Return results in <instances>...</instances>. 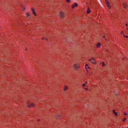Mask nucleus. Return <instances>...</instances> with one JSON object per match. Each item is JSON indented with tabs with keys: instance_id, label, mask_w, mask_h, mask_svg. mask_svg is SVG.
Returning a JSON list of instances; mask_svg holds the SVG:
<instances>
[{
	"instance_id": "nucleus-15",
	"label": "nucleus",
	"mask_w": 128,
	"mask_h": 128,
	"mask_svg": "<svg viewBox=\"0 0 128 128\" xmlns=\"http://www.w3.org/2000/svg\"><path fill=\"white\" fill-rule=\"evenodd\" d=\"M108 3H110V2L108 0H106V4H107Z\"/></svg>"
},
{
	"instance_id": "nucleus-13",
	"label": "nucleus",
	"mask_w": 128,
	"mask_h": 128,
	"mask_svg": "<svg viewBox=\"0 0 128 128\" xmlns=\"http://www.w3.org/2000/svg\"><path fill=\"white\" fill-rule=\"evenodd\" d=\"M92 60H94V58H92L91 59H90V60H89V61H90V62H92Z\"/></svg>"
},
{
	"instance_id": "nucleus-21",
	"label": "nucleus",
	"mask_w": 128,
	"mask_h": 128,
	"mask_svg": "<svg viewBox=\"0 0 128 128\" xmlns=\"http://www.w3.org/2000/svg\"><path fill=\"white\" fill-rule=\"evenodd\" d=\"M92 62V64H96L95 62Z\"/></svg>"
},
{
	"instance_id": "nucleus-5",
	"label": "nucleus",
	"mask_w": 128,
	"mask_h": 128,
	"mask_svg": "<svg viewBox=\"0 0 128 128\" xmlns=\"http://www.w3.org/2000/svg\"><path fill=\"white\" fill-rule=\"evenodd\" d=\"M100 43L98 42L97 44H96V48H100Z\"/></svg>"
},
{
	"instance_id": "nucleus-6",
	"label": "nucleus",
	"mask_w": 128,
	"mask_h": 128,
	"mask_svg": "<svg viewBox=\"0 0 128 128\" xmlns=\"http://www.w3.org/2000/svg\"><path fill=\"white\" fill-rule=\"evenodd\" d=\"M86 12L87 14H90V7L88 8Z\"/></svg>"
},
{
	"instance_id": "nucleus-11",
	"label": "nucleus",
	"mask_w": 128,
	"mask_h": 128,
	"mask_svg": "<svg viewBox=\"0 0 128 128\" xmlns=\"http://www.w3.org/2000/svg\"><path fill=\"white\" fill-rule=\"evenodd\" d=\"M90 68L88 66V64H85V68L86 69V68Z\"/></svg>"
},
{
	"instance_id": "nucleus-10",
	"label": "nucleus",
	"mask_w": 128,
	"mask_h": 128,
	"mask_svg": "<svg viewBox=\"0 0 128 128\" xmlns=\"http://www.w3.org/2000/svg\"><path fill=\"white\" fill-rule=\"evenodd\" d=\"M123 6H124V8H126V3H124Z\"/></svg>"
},
{
	"instance_id": "nucleus-1",
	"label": "nucleus",
	"mask_w": 128,
	"mask_h": 128,
	"mask_svg": "<svg viewBox=\"0 0 128 128\" xmlns=\"http://www.w3.org/2000/svg\"><path fill=\"white\" fill-rule=\"evenodd\" d=\"M27 104L28 108H32V106H34V104L32 103H30L28 102H27Z\"/></svg>"
},
{
	"instance_id": "nucleus-29",
	"label": "nucleus",
	"mask_w": 128,
	"mask_h": 128,
	"mask_svg": "<svg viewBox=\"0 0 128 128\" xmlns=\"http://www.w3.org/2000/svg\"><path fill=\"white\" fill-rule=\"evenodd\" d=\"M26 50H28V49H27V48H26Z\"/></svg>"
},
{
	"instance_id": "nucleus-3",
	"label": "nucleus",
	"mask_w": 128,
	"mask_h": 128,
	"mask_svg": "<svg viewBox=\"0 0 128 128\" xmlns=\"http://www.w3.org/2000/svg\"><path fill=\"white\" fill-rule=\"evenodd\" d=\"M31 10L32 12V14H33L34 16H36V12L34 11V8H31Z\"/></svg>"
},
{
	"instance_id": "nucleus-7",
	"label": "nucleus",
	"mask_w": 128,
	"mask_h": 128,
	"mask_svg": "<svg viewBox=\"0 0 128 128\" xmlns=\"http://www.w3.org/2000/svg\"><path fill=\"white\" fill-rule=\"evenodd\" d=\"M78 4L76 3H74V4L72 6V8H74L75 6H76Z\"/></svg>"
},
{
	"instance_id": "nucleus-25",
	"label": "nucleus",
	"mask_w": 128,
	"mask_h": 128,
	"mask_svg": "<svg viewBox=\"0 0 128 128\" xmlns=\"http://www.w3.org/2000/svg\"><path fill=\"white\" fill-rule=\"evenodd\" d=\"M116 96H118V94H116Z\"/></svg>"
},
{
	"instance_id": "nucleus-20",
	"label": "nucleus",
	"mask_w": 128,
	"mask_h": 128,
	"mask_svg": "<svg viewBox=\"0 0 128 128\" xmlns=\"http://www.w3.org/2000/svg\"><path fill=\"white\" fill-rule=\"evenodd\" d=\"M124 38H128V36H124Z\"/></svg>"
},
{
	"instance_id": "nucleus-28",
	"label": "nucleus",
	"mask_w": 128,
	"mask_h": 128,
	"mask_svg": "<svg viewBox=\"0 0 128 128\" xmlns=\"http://www.w3.org/2000/svg\"><path fill=\"white\" fill-rule=\"evenodd\" d=\"M86 84H88V82H86Z\"/></svg>"
},
{
	"instance_id": "nucleus-16",
	"label": "nucleus",
	"mask_w": 128,
	"mask_h": 128,
	"mask_svg": "<svg viewBox=\"0 0 128 128\" xmlns=\"http://www.w3.org/2000/svg\"><path fill=\"white\" fill-rule=\"evenodd\" d=\"M30 16V14L28 13L26 14V16Z\"/></svg>"
},
{
	"instance_id": "nucleus-17",
	"label": "nucleus",
	"mask_w": 128,
	"mask_h": 128,
	"mask_svg": "<svg viewBox=\"0 0 128 128\" xmlns=\"http://www.w3.org/2000/svg\"><path fill=\"white\" fill-rule=\"evenodd\" d=\"M124 116H128V114H126V112H124Z\"/></svg>"
},
{
	"instance_id": "nucleus-18",
	"label": "nucleus",
	"mask_w": 128,
	"mask_h": 128,
	"mask_svg": "<svg viewBox=\"0 0 128 128\" xmlns=\"http://www.w3.org/2000/svg\"><path fill=\"white\" fill-rule=\"evenodd\" d=\"M126 118H124V122H126Z\"/></svg>"
},
{
	"instance_id": "nucleus-26",
	"label": "nucleus",
	"mask_w": 128,
	"mask_h": 128,
	"mask_svg": "<svg viewBox=\"0 0 128 128\" xmlns=\"http://www.w3.org/2000/svg\"><path fill=\"white\" fill-rule=\"evenodd\" d=\"M60 115H58V118H60Z\"/></svg>"
},
{
	"instance_id": "nucleus-19",
	"label": "nucleus",
	"mask_w": 128,
	"mask_h": 128,
	"mask_svg": "<svg viewBox=\"0 0 128 128\" xmlns=\"http://www.w3.org/2000/svg\"><path fill=\"white\" fill-rule=\"evenodd\" d=\"M66 2H70V0H66Z\"/></svg>"
},
{
	"instance_id": "nucleus-23",
	"label": "nucleus",
	"mask_w": 128,
	"mask_h": 128,
	"mask_svg": "<svg viewBox=\"0 0 128 128\" xmlns=\"http://www.w3.org/2000/svg\"><path fill=\"white\" fill-rule=\"evenodd\" d=\"M126 26H128V24H126Z\"/></svg>"
},
{
	"instance_id": "nucleus-24",
	"label": "nucleus",
	"mask_w": 128,
	"mask_h": 128,
	"mask_svg": "<svg viewBox=\"0 0 128 128\" xmlns=\"http://www.w3.org/2000/svg\"><path fill=\"white\" fill-rule=\"evenodd\" d=\"M42 40H44V38H42Z\"/></svg>"
},
{
	"instance_id": "nucleus-8",
	"label": "nucleus",
	"mask_w": 128,
	"mask_h": 128,
	"mask_svg": "<svg viewBox=\"0 0 128 128\" xmlns=\"http://www.w3.org/2000/svg\"><path fill=\"white\" fill-rule=\"evenodd\" d=\"M106 6H108L109 8H110L112 6H110V2L106 4Z\"/></svg>"
},
{
	"instance_id": "nucleus-4",
	"label": "nucleus",
	"mask_w": 128,
	"mask_h": 128,
	"mask_svg": "<svg viewBox=\"0 0 128 128\" xmlns=\"http://www.w3.org/2000/svg\"><path fill=\"white\" fill-rule=\"evenodd\" d=\"M74 68H75V70H78V65L75 64L74 65Z\"/></svg>"
},
{
	"instance_id": "nucleus-22",
	"label": "nucleus",
	"mask_w": 128,
	"mask_h": 128,
	"mask_svg": "<svg viewBox=\"0 0 128 128\" xmlns=\"http://www.w3.org/2000/svg\"><path fill=\"white\" fill-rule=\"evenodd\" d=\"M83 86H86V84H83Z\"/></svg>"
},
{
	"instance_id": "nucleus-2",
	"label": "nucleus",
	"mask_w": 128,
	"mask_h": 128,
	"mask_svg": "<svg viewBox=\"0 0 128 128\" xmlns=\"http://www.w3.org/2000/svg\"><path fill=\"white\" fill-rule=\"evenodd\" d=\"M60 18H64V14L62 12H60Z\"/></svg>"
},
{
	"instance_id": "nucleus-14",
	"label": "nucleus",
	"mask_w": 128,
	"mask_h": 128,
	"mask_svg": "<svg viewBox=\"0 0 128 128\" xmlns=\"http://www.w3.org/2000/svg\"><path fill=\"white\" fill-rule=\"evenodd\" d=\"M105 64H104V62H102V66H104Z\"/></svg>"
},
{
	"instance_id": "nucleus-27",
	"label": "nucleus",
	"mask_w": 128,
	"mask_h": 128,
	"mask_svg": "<svg viewBox=\"0 0 128 128\" xmlns=\"http://www.w3.org/2000/svg\"><path fill=\"white\" fill-rule=\"evenodd\" d=\"M46 40H48V38H46Z\"/></svg>"
},
{
	"instance_id": "nucleus-12",
	"label": "nucleus",
	"mask_w": 128,
	"mask_h": 128,
	"mask_svg": "<svg viewBox=\"0 0 128 128\" xmlns=\"http://www.w3.org/2000/svg\"><path fill=\"white\" fill-rule=\"evenodd\" d=\"M68 90V87L66 86H65L64 88V90Z\"/></svg>"
},
{
	"instance_id": "nucleus-9",
	"label": "nucleus",
	"mask_w": 128,
	"mask_h": 128,
	"mask_svg": "<svg viewBox=\"0 0 128 128\" xmlns=\"http://www.w3.org/2000/svg\"><path fill=\"white\" fill-rule=\"evenodd\" d=\"M113 112L116 116H118V112H116V110H113Z\"/></svg>"
}]
</instances>
